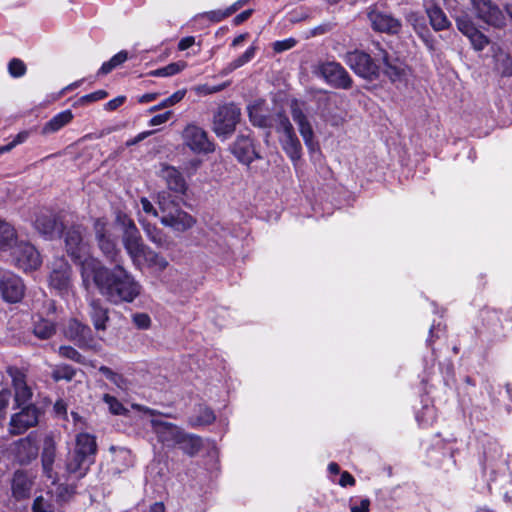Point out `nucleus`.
Listing matches in <instances>:
<instances>
[{"label": "nucleus", "mask_w": 512, "mask_h": 512, "mask_svg": "<svg viewBox=\"0 0 512 512\" xmlns=\"http://www.w3.org/2000/svg\"><path fill=\"white\" fill-rule=\"evenodd\" d=\"M82 281L86 289L92 281L99 294L108 303L116 306L130 304L142 293V285L121 264L108 268L96 258L83 261Z\"/></svg>", "instance_id": "f257e3e1"}, {"label": "nucleus", "mask_w": 512, "mask_h": 512, "mask_svg": "<svg viewBox=\"0 0 512 512\" xmlns=\"http://www.w3.org/2000/svg\"><path fill=\"white\" fill-rule=\"evenodd\" d=\"M116 223L122 231V244L133 265L140 268L143 263L148 266L156 267L163 271L168 267V261L156 251L147 246L134 223V221L125 213L118 212Z\"/></svg>", "instance_id": "f03ea898"}, {"label": "nucleus", "mask_w": 512, "mask_h": 512, "mask_svg": "<svg viewBox=\"0 0 512 512\" xmlns=\"http://www.w3.org/2000/svg\"><path fill=\"white\" fill-rule=\"evenodd\" d=\"M161 213L160 222L176 232H185L196 223L195 218L182 210L171 194L162 192L158 196Z\"/></svg>", "instance_id": "7ed1b4c3"}, {"label": "nucleus", "mask_w": 512, "mask_h": 512, "mask_svg": "<svg viewBox=\"0 0 512 512\" xmlns=\"http://www.w3.org/2000/svg\"><path fill=\"white\" fill-rule=\"evenodd\" d=\"M240 118L241 110L237 105H222L213 116L212 130L217 137L226 140L234 133Z\"/></svg>", "instance_id": "20e7f679"}, {"label": "nucleus", "mask_w": 512, "mask_h": 512, "mask_svg": "<svg viewBox=\"0 0 512 512\" xmlns=\"http://www.w3.org/2000/svg\"><path fill=\"white\" fill-rule=\"evenodd\" d=\"M93 229L97 245L107 260L120 264L121 252L117 246L116 239L112 236L108 221L105 218H97L94 221Z\"/></svg>", "instance_id": "39448f33"}, {"label": "nucleus", "mask_w": 512, "mask_h": 512, "mask_svg": "<svg viewBox=\"0 0 512 512\" xmlns=\"http://www.w3.org/2000/svg\"><path fill=\"white\" fill-rule=\"evenodd\" d=\"M474 16L481 22L501 29L506 25V16L492 0H470Z\"/></svg>", "instance_id": "423d86ee"}, {"label": "nucleus", "mask_w": 512, "mask_h": 512, "mask_svg": "<svg viewBox=\"0 0 512 512\" xmlns=\"http://www.w3.org/2000/svg\"><path fill=\"white\" fill-rule=\"evenodd\" d=\"M182 139L192 152L209 154L215 151V144L209 139L207 132L196 124H188L183 132Z\"/></svg>", "instance_id": "0eeeda50"}, {"label": "nucleus", "mask_w": 512, "mask_h": 512, "mask_svg": "<svg viewBox=\"0 0 512 512\" xmlns=\"http://www.w3.org/2000/svg\"><path fill=\"white\" fill-rule=\"evenodd\" d=\"M345 63L360 77L373 80L379 76V66L372 57L359 50L346 53Z\"/></svg>", "instance_id": "6e6552de"}, {"label": "nucleus", "mask_w": 512, "mask_h": 512, "mask_svg": "<svg viewBox=\"0 0 512 512\" xmlns=\"http://www.w3.org/2000/svg\"><path fill=\"white\" fill-rule=\"evenodd\" d=\"M10 252L15 265L24 271L35 270L41 264L39 252L28 242L18 241Z\"/></svg>", "instance_id": "1a4fd4ad"}, {"label": "nucleus", "mask_w": 512, "mask_h": 512, "mask_svg": "<svg viewBox=\"0 0 512 512\" xmlns=\"http://www.w3.org/2000/svg\"><path fill=\"white\" fill-rule=\"evenodd\" d=\"M149 424L158 442L167 448H174L179 443L183 429L162 418H150Z\"/></svg>", "instance_id": "9d476101"}, {"label": "nucleus", "mask_w": 512, "mask_h": 512, "mask_svg": "<svg viewBox=\"0 0 512 512\" xmlns=\"http://www.w3.org/2000/svg\"><path fill=\"white\" fill-rule=\"evenodd\" d=\"M318 72L334 88L349 89L352 87V78L345 68L335 61L320 64Z\"/></svg>", "instance_id": "9b49d317"}, {"label": "nucleus", "mask_w": 512, "mask_h": 512, "mask_svg": "<svg viewBox=\"0 0 512 512\" xmlns=\"http://www.w3.org/2000/svg\"><path fill=\"white\" fill-rule=\"evenodd\" d=\"M25 293L22 279L8 270H0V294L9 303L19 302Z\"/></svg>", "instance_id": "f8f14e48"}, {"label": "nucleus", "mask_w": 512, "mask_h": 512, "mask_svg": "<svg viewBox=\"0 0 512 512\" xmlns=\"http://www.w3.org/2000/svg\"><path fill=\"white\" fill-rule=\"evenodd\" d=\"M455 22L457 29L470 40L476 51H482L489 44L487 36L476 28L468 13L462 12L456 16Z\"/></svg>", "instance_id": "ddd939ff"}, {"label": "nucleus", "mask_w": 512, "mask_h": 512, "mask_svg": "<svg viewBox=\"0 0 512 512\" xmlns=\"http://www.w3.org/2000/svg\"><path fill=\"white\" fill-rule=\"evenodd\" d=\"M84 229L82 226H73L65 234V246L67 253L75 260L82 263L85 259L91 258L87 256L88 249L83 241Z\"/></svg>", "instance_id": "4468645a"}, {"label": "nucleus", "mask_w": 512, "mask_h": 512, "mask_svg": "<svg viewBox=\"0 0 512 512\" xmlns=\"http://www.w3.org/2000/svg\"><path fill=\"white\" fill-rule=\"evenodd\" d=\"M34 227L47 239H53L63 230V224L58 216L48 209H42L36 214Z\"/></svg>", "instance_id": "2eb2a0df"}, {"label": "nucleus", "mask_w": 512, "mask_h": 512, "mask_svg": "<svg viewBox=\"0 0 512 512\" xmlns=\"http://www.w3.org/2000/svg\"><path fill=\"white\" fill-rule=\"evenodd\" d=\"M39 410L34 405H27L18 413L12 415L9 431L13 435L23 434L38 423Z\"/></svg>", "instance_id": "dca6fc26"}, {"label": "nucleus", "mask_w": 512, "mask_h": 512, "mask_svg": "<svg viewBox=\"0 0 512 512\" xmlns=\"http://www.w3.org/2000/svg\"><path fill=\"white\" fill-rule=\"evenodd\" d=\"M291 115L293 121L298 126L299 132L308 150L311 152L315 151L317 149V144L314 142L312 126L297 101H293L291 104Z\"/></svg>", "instance_id": "f3484780"}, {"label": "nucleus", "mask_w": 512, "mask_h": 512, "mask_svg": "<svg viewBox=\"0 0 512 512\" xmlns=\"http://www.w3.org/2000/svg\"><path fill=\"white\" fill-rule=\"evenodd\" d=\"M230 150L237 160L245 165H250L255 159L260 158L249 135L239 134Z\"/></svg>", "instance_id": "a211bd4d"}, {"label": "nucleus", "mask_w": 512, "mask_h": 512, "mask_svg": "<svg viewBox=\"0 0 512 512\" xmlns=\"http://www.w3.org/2000/svg\"><path fill=\"white\" fill-rule=\"evenodd\" d=\"M158 175L165 181L170 191L179 195H185L188 185L178 169L163 163L160 165Z\"/></svg>", "instance_id": "6ab92c4d"}, {"label": "nucleus", "mask_w": 512, "mask_h": 512, "mask_svg": "<svg viewBox=\"0 0 512 512\" xmlns=\"http://www.w3.org/2000/svg\"><path fill=\"white\" fill-rule=\"evenodd\" d=\"M7 373L12 378L15 402L18 406L27 404L32 398V390L26 383L24 373L16 367H8Z\"/></svg>", "instance_id": "aec40b11"}, {"label": "nucleus", "mask_w": 512, "mask_h": 512, "mask_svg": "<svg viewBox=\"0 0 512 512\" xmlns=\"http://www.w3.org/2000/svg\"><path fill=\"white\" fill-rule=\"evenodd\" d=\"M368 18L375 31L396 34L401 29V22L390 14L374 10L368 14Z\"/></svg>", "instance_id": "412c9836"}, {"label": "nucleus", "mask_w": 512, "mask_h": 512, "mask_svg": "<svg viewBox=\"0 0 512 512\" xmlns=\"http://www.w3.org/2000/svg\"><path fill=\"white\" fill-rule=\"evenodd\" d=\"M38 451L37 440L31 434L15 443V455L21 464H28L36 459Z\"/></svg>", "instance_id": "4be33fe9"}, {"label": "nucleus", "mask_w": 512, "mask_h": 512, "mask_svg": "<svg viewBox=\"0 0 512 512\" xmlns=\"http://www.w3.org/2000/svg\"><path fill=\"white\" fill-rule=\"evenodd\" d=\"M33 484V477L28 472L17 470L13 475L11 484L13 497L17 500L28 498Z\"/></svg>", "instance_id": "5701e85b"}, {"label": "nucleus", "mask_w": 512, "mask_h": 512, "mask_svg": "<svg viewBox=\"0 0 512 512\" xmlns=\"http://www.w3.org/2000/svg\"><path fill=\"white\" fill-rule=\"evenodd\" d=\"M384 65L383 71L392 82L402 81L406 77V65L399 59H390L387 52L379 48V54Z\"/></svg>", "instance_id": "b1692460"}, {"label": "nucleus", "mask_w": 512, "mask_h": 512, "mask_svg": "<svg viewBox=\"0 0 512 512\" xmlns=\"http://www.w3.org/2000/svg\"><path fill=\"white\" fill-rule=\"evenodd\" d=\"M70 284L71 268L66 262L61 260L50 274V285L63 293L69 289Z\"/></svg>", "instance_id": "393cba45"}, {"label": "nucleus", "mask_w": 512, "mask_h": 512, "mask_svg": "<svg viewBox=\"0 0 512 512\" xmlns=\"http://www.w3.org/2000/svg\"><path fill=\"white\" fill-rule=\"evenodd\" d=\"M93 463L94 461L86 458L82 454L72 451L67 457L66 469L68 473L74 474L77 478H81L86 475Z\"/></svg>", "instance_id": "a878e982"}, {"label": "nucleus", "mask_w": 512, "mask_h": 512, "mask_svg": "<svg viewBox=\"0 0 512 512\" xmlns=\"http://www.w3.org/2000/svg\"><path fill=\"white\" fill-rule=\"evenodd\" d=\"M73 451L95 461V455L97 452L95 437L89 433L78 434L75 439V447Z\"/></svg>", "instance_id": "bb28decb"}, {"label": "nucleus", "mask_w": 512, "mask_h": 512, "mask_svg": "<svg viewBox=\"0 0 512 512\" xmlns=\"http://www.w3.org/2000/svg\"><path fill=\"white\" fill-rule=\"evenodd\" d=\"M108 313V308L99 299L90 302L89 315L96 330H106V324L109 321Z\"/></svg>", "instance_id": "cd10ccee"}, {"label": "nucleus", "mask_w": 512, "mask_h": 512, "mask_svg": "<svg viewBox=\"0 0 512 512\" xmlns=\"http://www.w3.org/2000/svg\"><path fill=\"white\" fill-rule=\"evenodd\" d=\"M279 141L282 149L292 162L296 163L300 160L302 156V146L295 131L280 136Z\"/></svg>", "instance_id": "c85d7f7f"}, {"label": "nucleus", "mask_w": 512, "mask_h": 512, "mask_svg": "<svg viewBox=\"0 0 512 512\" xmlns=\"http://www.w3.org/2000/svg\"><path fill=\"white\" fill-rule=\"evenodd\" d=\"M263 101H259L254 103L253 105L248 107V115L251 123L254 126L260 128H268L273 126L272 120L270 119L272 115L266 114L263 110Z\"/></svg>", "instance_id": "c756f323"}, {"label": "nucleus", "mask_w": 512, "mask_h": 512, "mask_svg": "<svg viewBox=\"0 0 512 512\" xmlns=\"http://www.w3.org/2000/svg\"><path fill=\"white\" fill-rule=\"evenodd\" d=\"M426 13L429 18L430 24L435 31H441L447 29L450 26L444 11L436 4L431 3L426 6Z\"/></svg>", "instance_id": "7c9ffc66"}, {"label": "nucleus", "mask_w": 512, "mask_h": 512, "mask_svg": "<svg viewBox=\"0 0 512 512\" xmlns=\"http://www.w3.org/2000/svg\"><path fill=\"white\" fill-rule=\"evenodd\" d=\"M73 120L70 110L62 111L52 117L42 128V134L49 135L62 129Z\"/></svg>", "instance_id": "2f4dec72"}, {"label": "nucleus", "mask_w": 512, "mask_h": 512, "mask_svg": "<svg viewBox=\"0 0 512 512\" xmlns=\"http://www.w3.org/2000/svg\"><path fill=\"white\" fill-rule=\"evenodd\" d=\"M177 446H179V448L185 454L192 457V456L196 455L201 450L202 439L197 435L186 433L183 430Z\"/></svg>", "instance_id": "473e14b6"}, {"label": "nucleus", "mask_w": 512, "mask_h": 512, "mask_svg": "<svg viewBox=\"0 0 512 512\" xmlns=\"http://www.w3.org/2000/svg\"><path fill=\"white\" fill-rule=\"evenodd\" d=\"M17 242L15 228L10 223L0 219V250H11Z\"/></svg>", "instance_id": "72a5a7b5"}, {"label": "nucleus", "mask_w": 512, "mask_h": 512, "mask_svg": "<svg viewBox=\"0 0 512 512\" xmlns=\"http://www.w3.org/2000/svg\"><path fill=\"white\" fill-rule=\"evenodd\" d=\"M139 223L141 224L147 238L155 244L157 247H165L168 244V239L166 234L157 226L149 223L148 221L139 218Z\"/></svg>", "instance_id": "f704fd0d"}, {"label": "nucleus", "mask_w": 512, "mask_h": 512, "mask_svg": "<svg viewBox=\"0 0 512 512\" xmlns=\"http://www.w3.org/2000/svg\"><path fill=\"white\" fill-rule=\"evenodd\" d=\"M110 451L113 454L112 460L118 472H122L133 465V456L130 450L124 447L111 446Z\"/></svg>", "instance_id": "c9c22d12"}, {"label": "nucleus", "mask_w": 512, "mask_h": 512, "mask_svg": "<svg viewBox=\"0 0 512 512\" xmlns=\"http://www.w3.org/2000/svg\"><path fill=\"white\" fill-rule=\"evenodd\" d=\"M215 419L216 416L212 409L205 405H199L197 408V414L189 419V424L192 427L209 425L213 423Z\"/></svg>", "instance_id": "e433bc0d"}, {"label": "nucleus", "mask_w": 512, "mask_h": 512, "mask_svg": "<svg viewBox=\"0 0 512 512\" xmlns=\"http://www.w3.org/2000/svg\"><path fill=\"white\" fill-rule=\"evenodd\" d=\"M257 47L256 46H250L241 56L233 60L232 62L228 63L225 68H223L221 74L222 75H228L234 70L242 67L249 61H251L256 54Z\"/></svg>", "instance_id": "4c0bfd02"}, {"label": "nucleus", "mask_w": 512, "mask_h": 512, "mask_svg": "<svg viewBox=\"0 0 512 512\" xmlns=\"http://www.w3.org/2000/svg\"><path fill=\"white\" fill-rule=\"evenodd\" d=\"M257 47L256 46H250L241 56L233 60L232 62L228 63L225 68H223L221 74L222 75H228L234 70L242 67L249 61H251L256 54Z\"/></svg>", "instance_id": "58836bf2"}, {"label": "nucleus", "mask_w": 512, "mask_h": 512, "mask_svg": "<svg viewBox=\"0 0 512 512\" xmlns=\"http://www.w3.org/2000/svg\"><path fill=\"white\" fill-rule=\"evenodd\" d=\"M270 119L273 123V126L270 128H274L276 132L281 134V136L294 131L289 118L285 114L278 112L272 115Z\"/></svg>", "instance_id": "ea45409f"}, {"label": "nucleus", "mask_w": 512, "mask_h": 512, "mask_svg": "<svg viewBox=\"0 0 512 512\" xmlns=\"http://www.w3.org/2000/svg\"><path fill=\"white\" fill-rule=\"evenodd\" d=\"M54 323L46 319H40L34 324L33 333L40 339H49L55 334Z\"/></svg>", "instance_id": "a19ab883"}, {"label": "nucleus", "mask_w": 512, "mask_h": 512, "mask_svg": "<svg viewBox=\"0 0 512 512\" xmlns=\"http://www.w3.org/2000/svg\"><path fill=\"white\" fill-rule=\"evenodd\" d=\"M186 66L187 64L184 61L173 62L165 67L149 72V75L153 77H169L178 74L184 70Z\"/></svg>", "instance_id": "79ce46f5"}, {"label": "nucleus", "mask_w": 512, "mask_h": 512, "mask_svg": "<svg viewBox=\"0 0 512 512\" xmlns=\"http://www.w3.org/2000/svg\"><path fill=\"white\" fill-rule=\"evenodd\" d=\"M128 59V52L122 50L115 54L109 61L104 62L100 67L98 74H108L116 67L120 66Z\"/></svg>", "instance_id": "37998d69"}, {"label": "nucleus", "mask_w": 512, "mask_h": 512, "mask_svg": "<svg viewBox=\"0 0 512 512\" xmlns=\"http://www.w3.org/2000/svg\"><path fill=\"white\" fill-rule=\"evenodd\" d=\"M99 372L121 390L128 389V381L121 374L112 371L107 366H101Z\"/></svg>", "instance_id": "c03bdc74"}, {"label": "nucleus", "mask_w": 512, "mask_h": 512, "mask_svg": "<svg viewBox=\"0 0 512 512\" xmlns=\"http://www.w3.org/2000/svg\"><path fill=\"white\" fill-rule=\"evenodd\" d=\"M76 374V370L70 365H58L52 372V378L55 381L66 380L71 381Z\"/></svg>", "instance_id": "a18cd8bd"}, {"label": "nucleus", "mask_w": 512, "mask_h": 512, "mask_svg": "<svg viewBox=\"0 0 512 512\" xmlns=\"http://www.w3.org/2000/svg\"><path fill=\"white\" fill-rule=\"evenodd\" d=\"M55 460V453L51 449H45L42 453V467L45 475L55 482L53 476V463Z\"/></svg>", "instance_id": "49530a36"}, {"label": "nucleus", "mask_w": 512, "mask_h": 512, "mask_svg": "<svg viewBox=\"0 0 512 512\" xmlns=\"http://www.w3.org/2000/svg\"><path fill=\"white\" fill-rule=\"evenodd\" d=\"M185 94H186L185 90H178L175 93H173L170 97L164 99L158 105L153 106L150 109V111L153 112V111H157V110L169 107V106H173L176 103L180 102L184 98Z\"/></svg>", "instance_id": "de8ad7c7"}, {"label": "nucleus", "mask_w": 512, "mask_h": 512, "mask_svg": "<svg viewBox=\"0 0 512 512\" xmlns=\"http://www.w3.org/2000/svg\"><path fill=\"white\" fill-rule=\"evenodd\" d=\"M26 70V65L21 59L13 58L8 63V72L13 78H19L24 76Z\"/></svg>", "instance_id": "09e8293b"}, {"label": "nucleus", "mask_w": 512, "mask_h": 512, "mask_svg": "<svg viewBox=\"0 0 512 512\" xmlns=\"http://www.w3.org/2000/svg\"><path fill=\"white\" fill-rule=\"evenodd\" d=\"M406 19L413 26L417 34L422 35V32L427 30L424 18L418 13L410 12L407 14Z\"/></svg>", "instance_id": "8fccbe9b"}, {"label": "nucleus", "mask_w": 512, "mask_h": 512, "mask_svg": "<svg viewBox=\"0 0 512 512\" xmlns=\"http://www.w3.org/2000/svg\"><path fill=\"white\" fill-rule=\"evenodd\" d=\"M485 462L483 469L486 470L489 467L492 468V462L501 457V448L497 444H492L489 451L484 452Z\"/></svg>", "instance_id": "3c124183"}, {"label": "nucleus", "mask_w": 512, "mask_h": 512, "mask_svg": "<svg viewBox=\"0 0 512 512\" xmlns=\"http://www.w3.org/2000/svg\"><path fill=\"white\" fill-rule=\"evenodd\" d=\"M104 402L109 406L111 413L115 415H123L126 412L125 407L114 396L105 394L103 396Z\"/></svg>", "instance_id": "603ef678"}, {"label": "nucleus", "mask_w": 512, "mask_h": 512, "mask_svg": "<svg viewBox=\"0 0 512 512\" xmlns=\"http://www.w3.org/2000/svg\"><path fill=\"white\" fill-rule=\"evenodd\" d=\"M59 354L67 359L73 360L77 363H84V357L71 346H61L59 348Z\"/></svg>", "instance_id": "864d4df0"}, {"label": "nucleus", "mask_w": 512, "mask_h": 512, "mask_svg": "<svg viewBox=\"0 0 512 512\" xmlns=\"http://www.w3.org/2000/svg\"><path fill=\"white\" fill-rule=\"evenodd\" d=\"M33 512H54L52 504L45 500L43 496H38L34 499L32 505Z\"/></svg>", "instance_id": "5fc2aeb1"}, {"label": "nucleus", "mask_w": 512, "mask_h": 512, "mask_svg": "<svg viewBox=\"0 0 512 512\" xmlns=\"http://www.w3.org/2000/svg\"><path fill=\"white\" fill-rule=\"evenodd\" d=\"M226 88V84H220L216 86H210L208 84H202L194 87V91L199 95H210L220 92Z\"/></svg>", "instance_id": "6e6d98bb"}, {"label": "nucleus", "mask_w": 512, "mask_h": 512, "mask_svg": "<svg viewBox=\"0 0 512 512\" xmlns=\"http://www.w3.org/2000/svg\"><path fill=\"white\" fill-rule=\"evenodd\" d=\"M134 325L139 329H147L150 327L151 319L146 313H136L132 317Z\"/></svg>", "instance_id": "4d7b16f0"}, {"label": "nucleus", "mask_w": 512, "mask_h": 512, "mask_svg": "<svg viewBox=\"0 0 512 512\" xmlns=\"http://www.w3.org/2000/svg\"><path fill=\"white\" fill-rule=\"evenodd\" d=\"M107 95H108V93L105 90H98L93 93L82 96L79 99V102L81 104L91 103V102H95V101L104 99L107 97Z\"/></svg>", "instance_id": "13d9d810"}, {"label": "nucleus", "mask_w": 512, "mask_h": 512, "mask_svg": "<svg viewBox=\"0 0 512 512\" xmlns=\"http://www.w3.org/2000/svg\"><path fill=\"white\" fill-rule=\"evenodd\" d=\"M296 45V40L293 38H288L282 41H276L273 44V49L277 53H281L283 51L289 50Z\"/></svg>", "instance_id": "bf43d9fd"}, {"label": "nucleus", "mask_w": 512, "mask_h": 512, "mask_svg": "<svg viewBox=\"0 0 512 512\" xmlns=\"http://www.w3.org/2000/svg\"><path fill=\"white\" fill-rule=\"evenodd\" d=\"M26 139V134L20 133L18 134L14 140L9 142L6 145L0 146V155H2L5 152L11 151L16 145L22 143Z\"/></svg>", "instance_id": "052dcab7"}, {"label": "nucleus", "mask_w": 512, "mask_h": 512, "mask_svg": "<svg viewBox=\"0 0 512 512\" xmlns=\"http://www.w3.org/2000/svg\"><path fill=\"white\" fill-rule=\"evenodd\" d=\"M205 15L209 20L214 21V22H219V21L229 17L230 13H228V9L226 8L225 10L210 11V12H207Z\"/></svg>", "instance_id": "680f3d73"}, {"label": "nucleus", "mask_w": 512, "mask_h": 512, "mask_svg": "<svg viewBox=\"0 0 512 512\" xmlns=\"http://www.w3.org/2000/svg\"><path fill=\"white\" fill-rule=\"evenodd\" d=\"M172 116V112L171 111H166L162 114H158V115H155L154 117H152L150 119V122L149 124L151 126H158V125H161L165 122H167Z\"/></svg>", "instance_id": "e2e57ef3"}, {"label": "nucleus", "mask_w": 512, "mask_h": 512, "mask_svg": "<svg viewBox=\"0 0 512 512\" xmlns=\"http://www.w3.org/2000/svg\"><path fill=\"white\" fill-rule=\"evenodd\" d=\"M133 409H136L137 411L143 412L145 414H148L151 416V418H161L162 413L158 410L151 409L149 407L140 405V404H133Z\"/></svg>", "instance_id": "0e129e2a"}, {"label": "nucleus", "mask_w": 512, "mask_h": 512, "mask_svg": "<svg viewBox=\"0 0 512 512\" xmlns=\"http://www.w3.org/2000/svg\"><path fill=\"white\" fill-rule=\"evenodd\" d=\"M140 203L142 206V210L145 213L153 215L154 217L158 216L157 210L155 209L153 204L147 198H145V197L141 198Z\"/></svg>", "instance_id": "69168bd1"}, {"label": "nucleus", "mask_w": 512, "mask_h": 512, "mask_svg": "<svg viewBox=\"0 0 512 512\" xmlns=\"http://www.w3.org/2000/svg\"><path fill=\"white\" fill-rule=\"evenodd\" d=\"M370 507V500L365 498L361 499L360 504H353L350 507L351 512H368Z\"/></svg>", "instance_id": "338daca9"}, {"label": "nucleus", "mask_w": 512, "mask_h": 512, "mask_svg": "<svg viewBox=\"0 0 512 512\" xmlns=\"http://www.w3.org/2000/svg\"><path fill=\"white\" fill-rule=\"evenodd\" d=\"M125 99L126 98L124 96H118V97L108 101L105 104V109L108 111L116 110L118 107H120L124 103Z\"/></svg>", "instance_id": "774afa93"}]
</instances>
